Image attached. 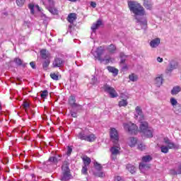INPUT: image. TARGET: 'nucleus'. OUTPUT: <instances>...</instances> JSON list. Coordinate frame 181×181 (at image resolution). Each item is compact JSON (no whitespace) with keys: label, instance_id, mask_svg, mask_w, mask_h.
<instances>
[{"label":"nucleus","instance_id":"nucleus-59","mask_svg":"<svg viewBox=\"0 0 181 181\" xmlns=\"http://www.w3.org/2000/svg\"><path fill=\"white\" fill-rule=\"evenodd\" d=\"M2 110V104L0 102V111Z\"/></svg>","mask_w":181,"mask_h":181},{"label":"nucleus","instance_id":"nucleus-3","mask_svg":"<svg viewBox=\"0 0 181 181\" xmlns=\"http://www.w3.org/2000/svg\"><path fill=\"white\" fill-rule=\"evenodd\" d=\"M71 179V174H70V168H69V162L65 161L62 165V174L60 177V180L67 181Z\"/></svg>","mask_w":181,"mask_h":181},{"label":"nucleus","instance_id":"nucleus-25","mask_svg":"<svg viewBox=\"0 0 181 181\" xmlns=\"http://www.w3.org/2000/svg\"><path fill=\"white\" fill-rule=\"evenodd\" d=\"M60 157L59 156H55L52 157H49L47 162H50V163H57L60 159H59Z\"/></svg>","mask_w":181,"mask_h":181},{"label":"nucleus","instance_id":"nucleus-42","mask_svg":"<svg viewBox=\"0 0 181 181\" xmlns=\"http://www.w3.org/2000/svg\"><path fill=\"white\" fill-rule=\"evenodd\" d=\"M14 62L15 63H16V64L18 66H22V64L23 63V62L22 61V59H19V58H16L14 59Z\"/></svg>","mask_w":181,"mask_h":181},{"label":"nucleus","instance_id":"nucleus-37","mask_svg":"<svg viewBox=\"0 0 181 181\" xmlns=\"http://www.w3.org/2000/svg\"><path fill=\"white\" fill-rule=\"evenodd\" d=\"M28 8L30 11V13H32V15H34L35 14V4H33L32 3L28 4Z\"/></svg>","mask_w":181,"mask_h":181},{"label":"nucleus","instance_id":"nucleus-22","mask_svg":"<svg viewBox=\"0 0 181 181\" xmlns=\"http://www.w3.org/2000/svg\"><path fill=\"white\" fill-rule=\"evenodd\" d=\"M152 1L151 0H146L144 1V6L146 8V9H152L153 6Z\"/></svg>","mask_w":181,"mask_h":181},{"label":"nucleus","instance_id":"nucleus-1","mask_svg":"<svg viewBox=\"0 0 181 181\" xmlns=\"http://www.w3.org/2000/svg\"><path fill=\"white\" fill-rule=\"evenodd\" d=\"M129 9L131 12H133L134 15L142 16L145 13L144 7L136 1H129L128 2Z\"/></svg>","mask_w":181,"mask_h":181},{"label":"nucleus","instance_id":"nucleus-14","mask_svg":"<svg viewBox=\"0 0 181 181\" xmlns=\"http://www.w3.org/2000/svg\"><path fill=\"white\" fill-rule=\"evenodd\" d=\"M144 136L146 138H153V129L152 127H148L144 133Z\"/></svg>","mask_w":181,"mask_h":181},{"label":"nucleus","instance_id":"nucleus-2","mask_svg":"<svg viewBox=\"0 0 181 181\" xmlns=\"http://www.w3.org/2000/svg\"><path fill=\"white\" fill-rule=\"evenodd\" d=\"M163 142L165 146L163 145L160 146V150L163 153H168L169 149H179V146L176 145L168 137L163 139Z\"/></svg>","mask_w":181,"mask_h":181},{"label":"nucleus","instance_id":"nucleus-20","mask_svg":"<svg viewBox=\"0 0 181 181\" xmlns=\"http://www.w3.org/2000/svg\"><path fill=\"white\" fill-rule=\"evenodd\" d=\"M77 19L76 14L74 13H70L68 16L67 21L69 23H74V21Z\"/></svg>","mask_w":181,"mask_h":181},{"label":"nucleus","instance_id":"nucleus-51","mask_svg":"<svg viewBox=\"0 0 181 181\" xmlns=\"http://www.w3.org/2000/svg\"><path fill=\"white\" fill-rule=\"evenodd\" d=\"M71 115L73 117V118H77V112L71 111Z\"/></svg>","mask_w":181,"mask_h":181},{"label":"nucleus","instance_id":"nucleus-4","mask_svg":"<svg viewBox=\"0 0 181 181\" xmlns=\"http://www.w3.org/2000/svg\"><path fill=\"white\" fill-rule=\"evenodd\" d=\"M123 125L125 131H128L129 134H136L138 132V126L132 122L124 123Z\"/></svg>","mask_w":181,"mask_h":181},{"label":"nucleus","instance_id":"nucleus-9","mask_svg":"<svg viewBox=\"0 0 181 181\" xmlns=\"http://www.w3.org/2000/svg\"><path fill=\"white\" fill-rule=\"evenodd\" d=\"M136 115L135 117L139 121H144L145 119V117L144 116V112H142V108L141 107L137 106L135 108Z\"/></svg>","mask_w":181,"mask_h":181},{"label":"nucleus","instance_id":"nucleus-56","mask_svg":"<svg viewBox=\"0 0 181 181\" xmlns=\"http://www.w3.org/2000/svg\"><path fill=\"white\" fill-rule=\"evenodd\" d=\"M177 171V175H181V165H179Z\"/></svg>","mask_w":181,"mask_h":181},{"label":"nucleus","instance_id":"nucleus-12","mask_svg":"<svg viewBox=\"0 0 181 181\" xmlns=\"http://www.w3.org/2000/svg\"><path fill=\"white\" fill-rule=\"evenodd\" d=\"M148 128H149V126L146 122H140V126H139L140 132L144 134Z\"/></svg>","mask_w":181,"mask_h":181},{"label":"nucleus","instance_id":"nucleus-54","mask_svg":"<svg viewBox=\"0 0 181 181\" xmlns=\"http://www.w3.org/2000/svg\"><path fill=\"white\" fill-rule=\"evenodd\" d=\"M170 175H177V170H170Z\"/></svg>","mask_w":181,"mask_h":181},{"label":"nucleus","instance_id":"nucleus-24","mask_svg":"<svg viewBox=\"0 0 181 181\" xmlns=\"http://www.w3.org/2000/svg\"><path fill=\"white\" fill-rule=\"evenodd\" d=\"M136 142H138V139H136V138L130 137L129 139V145L131 146V148H134V146L136 145Z\"/></svg>","mask_w":181,"mask_h":181},{"label":"nucleus","instance_id":"nucleus-63","mask_svg":"<svg viewBox=\"0 0 181 181\" xmlns=\"http://www.w3.org/2000/svg\"><path fill=\"white\" fill-rule=\"evenodd\" d=\"M23 66L25 67L26 66V64H23Z\"/></svg>","mask_w":181,"mask_h":181},{"label":"nucleus","instance_id":"nucleus-31","mask_svg":"<svg viewBox=\"0 0 181 181\" xmlns=\"http://www.w3.org/2000/svg\"><path fill=\"white\" fill-rule=\"evenodd\" d=\"M77 136L81 141H87V134H84V132L79 133Z\"/></svg>","mask_w":181,"mask_h":181},{"label":"nucleus","instance_id":"nucleus-57","mask_svg":"<svg viewBox=\"0 0 181 181\" xmlns=\"http://www.w3.org/2000/svg\"><path fill=\"white\" fill-rule=\"evenodd\" d=\"M157 62H158V63H162V62H163V59L158 57L157 58Z\"/></svg>","mask_w":181,"mask_h":181},{"label":"nucleus","instance_id":"nucleus-11","mask_svg":"<svg viewBox=\"0 0 181 181\" xmlns=\"http://www.w3.org/2000/svg\"><path fill=\"white\" fill-rule=\"evenodd\" d=\"M63 63H64L63 59L60 58H55L52 63V66L53 67H62V66H63Z\"/></svg>","mask_w":181,"mask_h":181},{"label":"nucleus","instance_id":"nucleus-50","mask_svg":"<svg viewBox=\"0 0 181 181\" xmlns=\"http://www.w3.org/2000/svg\"><path fill=\"white\" fill-rule=\"evenodd\" d=\"M95 176H98V177H104V173L103 172H99V173H96Z\"/></svg>","mask_w":181,"mask_h":181},{"label":"nucleus","instance_id":"nucleus-26","mask_svg":"<svg viewBox=\"0 0 181 181\" xmlns=\"http://www.w3.org/2000/svg\"><path fill=\"white\" fill-rule=\"evenodd\" d=\"M127 169L129 170V172H130V173H132V175H134V173L136 172V168L132 164H128L127 165Z\"/></svg>","mask_w":181,"mask_h":181},{"label":"nucleus","instance_id":"nucleus-41","mask_svg":"<svg viewBox=\"0 0 181 181\" xmlns=\"http://www.w3.org/2000/svg\"><path fill=\"white\" fill-rule=\"evenodd\" d=\"M95 170H98L99 172L103 169V166L101 165V164L98 163H95L94 164Z\"/></svg>","mask_w":181,"mask_h":181},{"label":"nucleus","instance_id":"nucleus-33","mask_svg":"<svg viewBox=\"0 0 181 181\" xmlns=\"http://www.w3.org/2000/svg\"><path fill=\"white\" fill-rule=\"evenodd\" d=\"M109 53H115V50H117V47L114 45H110L107 48Z\"/></svg>","mask_w":181,"mask_h":181},{"label":"nucleus","instance_id":"nucleus-58","mask_svg":"<svg viewBox=\"0 0 181 181\" xmlns=\"http://www.w3.org/2000/svg\"><path fill=\"white\" fill-rule=\"evenodd\" d=\"M122 70H127L128 69V66L127 65H124L122 67Z\"/></svg>","mask_w":181,"mask_h":181},{"label":"nucleus","instance_id":"nucleus-10","mask_svg":"<svg viewBox=\"0 0 181 181\" xmlns=\"http://www.w3.org/2000/svg\"><path fill=\"white\" fill-rule=\"evenodd\" d=\"M69 103L70 105H71L72 108H76L77 110H81L83 107L80 105H78L76 103V97L74 96H71L69 99Z\"/></svg>","mask_w":181,"mask_h":181},{"label":"nucleus","instance_id":"nucleus-43","mask_svg":"<svg viewBox=\"0 0 181 181\" xmlns=\"http://www.w3.org/2000/svg\"><path fill=\"white\" fill-rule=\"evenodd\" d=\"M88 170V169L87 168V165H83L81 170L82 175H87Z\"/></svg>","mask_w":181,"mask_h":181},{"label":"nucleus","instance_id":"nucleus-27","mask_svg":"<svg viewBox=\"0 0 181 181\" xmlns=\"http://www.w3.org/2000/svg\"><path fill=\"white\" fill-rule=\"evenodd\" d=\"M181 91V88L180 86H175L174 87L172 90H171V94L173 95H176V94H179Z\"/></svg>","mask_w":181,"mask_h":181},{"label":"nucleus","instance_id":"nucleus-62","mask_svg":"<svg viewBox=\"0 0 181 181\" xmlns=\"http://www.w3.org/2000/svg\"><path fill=\"white\" fill-rule=\"evenodd\" d=\"M36 8H37V9H39V6H37Z\"/></svg>","mask_w":181,"mask_h":181},{"label":"nucleus","instance_id":"nucleus-13","mask_svg":"<svg viewBox=\"0 0 181 181\" xmlns=\"http://www.w3.org/2000/svg\"><path fill=\"white\" fill-rule=\"evenodd\" d=\"M49 4L50 6L47 8L49 12H50V13H52V15H57V13H59V11H57V9L53 7L54 6V2L53 1V4L52 2H49Z\"/></svg>","mask_w":181,"mask_h":181},{"label":"nucleus","instance_id":"nucleus-15","mask_svg":"<svg viewBox=\"0 0 181 181\" xmlns=\"http://www.w3.org/2000/svg\"><path fill=\"white\" fill-rule=\"evenodd\" d=\"M160 44V39L159 38H156L150 42V46L151 47H153V48L158 47Z\"/></svg>","mask_w":181,"mask_h":181},{"label":"nucleus","instance_id":"nucleus-52","mask_svg":"<svg viewBox=\"0 0 181 181\" xmlns=\"http://www.w3.org/2000/svg\"><path fill=\"white\" fill-rule=\"evenodd\" d=\"M30 66L32 67V69H36V64H35V62H31L30 63Z\"/></svg>","mask_w":181,"mask_h":181},{"label":"nucleus","instance_id":"nucleus-46","mask_svg":"<svg viewBox=\"0 0 181 181\" xmlns=\"http://www.w3.org/2000/svg\"><path fill=\"white\" fill-rule=\"evenodd\" d=\"M40 96L42 98H46L47 97V90H44L41 94Z\"/></svg>","mask_w":181,"mask_h":181},{"label":"nucleus","instance_id":"nucleus-45","mask_svg":"<svg viewBox=\"0 0 181 181\" xmlns=\"http://www.w3.org/2000/svg\"><path fill=\"white\" fill-rule=\"evenodd\" d=\"M50 77L52 78V80H59V76H57L56 74H51Z\"/></svg>","mask_w":181,"mask_h":181},{"label":"nucleus","instance_id":"nucleus-23","mask_svg":"<svg viewBox=\"0 0 181 181\" xmlns=\"http://www.w3.org/2000/svg\"><path fill=\"white\" fill-rule=\"evenodd\" d=\"M163 83V78H162V76H157L155 78L154 83L156 84V86H157V87H160Z\"/></svg>","mask_w":181,"mask_h":181},{"label":"nucleus","instance_id":"nucleus-38","mask_svg":"<svg viewBox=\"0 0 181 181\" xmlns=\"http://www.w3.org/2000/svg\"><path fill=\"white\" fill-rule=\"evenodd\" d=\"M170 103H171V105H173V107H176V105H180L179 103H177V100H176L175 99V98H170Z\"/></svg>","mask_w":181,"mask_h":181},{"label":"nucleus","instance_id":"nucleus-5","mask_svg":"<svg viewBox=\"0 0 181 181\" xmlns=\"http://www.w3.org/2000/svg\"><path fill=\"white\" fill-rule=\"evenodd\" d=\"M103 90L105 91V93H107L110 95L111 98H115L118 97V93L115 89L107 84L104 85Z\"/></svg>","mask_w":181,"mask_h":181},{"label":"nucleus","instance_id":"nucleus-44","mask_svg":"<svg viewBox=\"0 0 181 181\" xmlns=\"http://www.w3.org/2000/svg\"><path fill=\"white\" fill-rule=\"evenodd\" d=\"M138 148L140 151H145V149H146V146H145V144L141 143L140 144H139Z\"/></svg>","mask_w":181,"mask_h":181},{"label":"nucleus","instance_id":"nucleus-30","mask_svg":"<svg viewBox=\"0 0 181 181\" xmlns=\"http://www.w3.org/2000/svg\"><path fill=\"white\" fill-rule=\"evenodd\" d=\"M107 70L110 73H113L115 76L118 75V69H115L114 66H107Z\"/></svg>","mask_w":181,"mask_h":181},{"label":"nucleus","instance_id":"nucleus-39","mask_svg":"<svg viewBox=\"0 0 181 181\" xmlns=\"http://www.w3.org/2000/svg\"><path fill=\"white\" fill-rule=\"evenodd\" d=\"M151 159H152V157H151V156H143L142 158L143 162H151Z\"/></svg>","mask_w":181,"mask_h":181},{"label":"nucleus","instance_id":"nucleus-32","mask_svg":"<svg viewBox=\"0 0 181 181\" xmlns=\"http://www.w3.org/2000/svg\"><path fill=\"white\" fill-rule=\"evenodd\" d=\"M83 163H84L83 166H88V165H90L91 163V159L87 156L83 157Z\"/></svg>","mask_w":181,"mask_h":181},{"label":"nucleus","instance_id":"nucleus-53","mask_svg":"<svg viewBox=\"0 0 181 181\" xmlns=\"http://www.w3.org/2000/svg\"><path fill=\"white\" fill-rule=\"evenodd\" d=\"M115 181H124V180H122V178L120 176H116L115 177Z\"/></svg>","mask_w":181,"mask_h":181},{"label":"nucleus","instance_id":"nucleus-48","mask_svg":"<svg viewBox=\"0 0 181 181\" xmlns=\"http://www.w3.org/2000/svg\"><path fill=\"white\" fill-rule=\"evenodd\" d=\"M71 152H73V148H71L70 146H68L66 152L68 156H70V155H71Z\"/></svg>","mask_w":181,"mask_h":181},{"label":"nucleus","instance_id":"nucleus-64","mask_svg":"<svg viewBox=\"0 0 181 181\" xmlns=\"http://www.w3.org/2000/svg\"><path fill=\"white\" fill-rule=\"evenodd\" d=\"M107 62H109L110 60L109 59H106Z\"/></svg>","mask_w":181,"mask_h":181},{"label":"nucleus","instance_id":"nucleus-7","mask_svg":"<svg viewBox=\"0 0 181 181\" xmlns=\"http://www.w3.org/2000/svg\"><path fill=\"white\" fill-rule=\"evenodd\" d=\"M119 149H121V148H119L118 143L114 144V146L110 148V152L112 153L111 158L114 160L117 159V155H119Z\"/></svg>","mask_w":181,"mask_h":181},{"label":"nucleus","instance_id":"nucleus-8","mask_svg":"<svg viewBox=\"0 0 181 181\" xmlns=\"http://www.w3.org/2000/svg\"><path fill=\"white\" fill-rule=\"evenodd\" d=\"M103 54H104V49H103L102 47H99L97 48L96 51L93 53V56H95V57L98 59V60L103 62H105V59H103L101 57V56H103Z\"/></svg>","mask_w":181,"mask_h":181},{"label":"nucleus","instance_id":"nucleus-19","mask_svg":"<svg viewBox=\"0 0 181 181\" xmlns=\"http://www.w3.org/2000/svg\"><path fill=\"white\" fill-rule=\"evenodd\" d=\"M40 54L42 59H45V60L48 59L50 57V54L46 49H42L40 51Z\"/></svg>","mask_w":181,"mask_h":181},{"label":"nucleus","instance_id":"nucleus-49","mask_svg":"<svg viewBox=\"0 0 181 181\" xmlns=\"http://www.w3.org/2000/svg\"><path fill=\"white\" fill-rule=\"evenodd\" d=\"M146 164L141 163L139 165V169L142 170V169H146Z\"/></svg>","mask_w":181,"mask_h":181},{"label":"nucleus","instance_id":"nucleus-55","mask_svg":"<svg viewBox=\"0 0 181 181\" xmlns=\"http://www.w3.org/2000/svg\"><path fill=\"white\" fill-rule=\"evenodd\" d=\"M90 6H92V8H95L97 6V4L94 1H91Z\"/></svg>","mask_w":181,"mask_h":181},{"label":"nucleus","instance_id":"nucleus-6","mask_svg":"<svg viewBox=\"0 0 181 181\" xmlns=\"http://www.w3.org/2000/svg\"><path fill=\"white\" fill-rule=\"evenodd\" d=\"M110 136L113 144H118V141H119V136H118V132L117 131V129L114 127L110 128Z\"/></svg>","mask_w":181,"mask_h":181},{"label":"nucleus","instance_id":"nucleus-21","mask_svg":"<svg viewBox=\"0 0 181 181\" xmlns=\"http://www.w3.org/2000/svg\"><path fill=\"white\" fill-rule=\"evenodd\" d=\"M119 57L120 66H122V64H124L125 62H127V59H128V55H126L125 54H124V52H120Z\"/></svg>","mask_w":181,"mask_h":181},{"label":"nucleus","instance_id":"nucleus-60","mask_svg":"<svg viewBox=\"0 0 181 181\" xmlns=\"http://www.w3.org/2000/svg\"><path fill=\"white\" fill-rule=\"evenodd\" d=\"M70 2H76L77 0H69Z\"/></svg>","mask_w":181,"mask_h":181},{"label":"nucleus","instance_id":"nucleus-40","mask_svg":"<svg viewBox=\"0 0 181 181\" xmlns=\"http://www.w3.org/2000/svg\"><path fill=\"white\" fill-rule=\"evenodd\" d=\"M26 0H16L18 6H23Z\"/></svg>","mask_w":181,"mask_h":181},{"label":"nucleus","instance_id":"nucleus-29","mask_svg":"<svg viewBox=\"0 0 181 181\" xmlns=\"http://www.w3.org/2000/svg\"><path fill=\"white\" fill-rule=\"evenodd\" d=\"M95 139H96L95 135H94L93 134H90L87 135L86 141L88 142H94L95 141Z\"/></svg>","mask_w":181,"mask_h":181},{"label":"nucleus","instance_id":"nucleus-28","mask_svg":"<svg viewBox=\"0 0 181 181\" xmlns=\"http://www.w3.org/2000/svg\"><path fill=\"white\" fill-rule=\"evenodd\" d=\"M173 111L177 115H181V105H177L173 107Z\"/></svg>","mask_w":181,"mask_h":181},{"label":"nucleus","instance_id":"nucleus-18","mask_svg":"<svg viewBox=\"0 0 181 181\" xmlns=\"http://www.w3.org/2000/svg\"><path fill=\"white\" fill-rule=\"evenodd\" d=\"M136 23H139V25L141 26V29H146L147 28V25H148V21H146V20H143V21H139L138 19V18L136 16Z\"/></svg>","mask_w":181,"mask_h":181},{"label":"nucleus","instance_id":"nucleus-61","mask_svg":"<svg viewBox=\"0 0 181 181\" xmlns=\"http://www.w3.org/2000/svg\"><path fill=\"white\" fill-rule=\"evenodd\" d=\"M48 2H52V5H53V1L52 0H47Z\"/></svg>","mask_w":181,"mask_h":181},{"label":"nucleus","instance_id":"nucleus-47","mask_svg":"<svg viewBox=\"0 0 181 181\" xmlns=\"http://www.w3.org/2000/svg\"><path fill=\"white\" fill-rule=\"evenodd\" d=\"M23 107L25 110H28V108H29L30 105H29V103L28 102H24L23 103Z\"/></svg>","mask_w":181,"mask_h":181},{"label":"nucleus","instance_id":"nucleus-35","mask_svg":"<svg viewBox=\"0 0 181 181\" xmlns=\"http://www.w3.org/2000/svg\"><path fill=\"white\" fill-rule=\"evenodd\" d=\"M49 64H50V60L49 59L45 60L42 64V67L44 70H47V67H49Z\"/></svg>","mask_w":181,"mask_h":181},{"label":"nucleus","instance_id":"nucleus-36","mask_svg":"<svg viewBox=\"0 0 181 181\" xmlns=\"http://www.w3.org/2000/svg\"><path fill=\"white\" fill-rule=\"evenodd\" d=\"M128 105V102L127 100H122L119 102V107H127Z\"/></svg>","mask_w":181,"mask_h":181},{"label":"nucleus","instance_id":"nucleus-17","mask_svg":"<svg viewBox=\"0 0 181 181\" xmlns=\"http://www.w3.org/2000/svg\"><path fill=\"white\" fill-rule=\"evenodd\" d=\"M101 25H103V21L101 20H98L97 22L93 23L91 27L93 32H95Z\"/></svg>","mask_w":181,"mask_h":181},{"label":"nucleus","instance_id":"nucleus-34","mask_svg":"<svg viewBox=\"0 0 181 181\" xmlns=\"http://www.w3.org/2000/svg\"><path fill=\"white\" fill-rule=\"evenodd\" d=\"M130 81H138V76L135 74H132L129 76Z\"/></svg>","mask_w":181,"mask_h":181},{"label":"nucleus","instance_id":"nucleus-16","mask_svg":"<svg viewBox=\"0 0 181 181\" xmlns=\"http://www.w3.org/2000/svg\"><path fill=\"white\" fill-rule=\"evenodd\" d=\"M175 69H177V62L172 61L171 62H170L167 70L168 71H172L173 70H175Z\"/></svg>","mask_w":181,"mask_h":181}]
</instances>
